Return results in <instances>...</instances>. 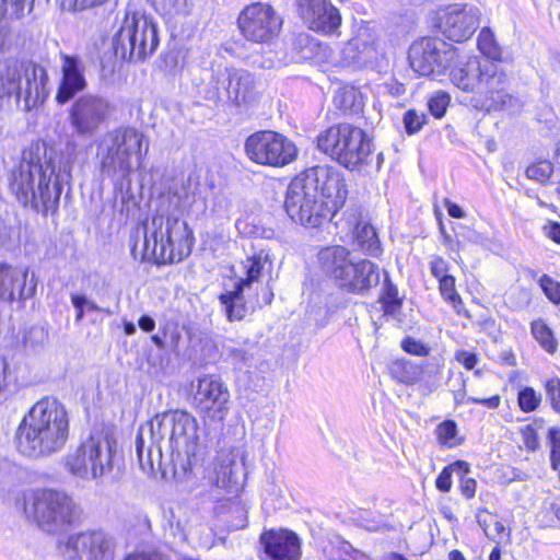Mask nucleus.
<instances>
[{
    "instance_id": "obj_4",
    "label": "nucleus",
    "mask_w": 560,
    "mask_h": 560,
    "mask_svg": "<svg viewBox=\"0 0 560 560\" xmlns=\"http://www.w3.org/2000/svg\"><path fill=\"white\" fill-rule=\"evenodd\" d=\"M447 70L453 85L474 94L470 100L474 108L514 113L521 107L516 97L504 92L505 74L494 62L457 51L455 61Z\"/></svg>"
},
{
    "instance_id": "obj_47",
    "label": "nucleus",
    "mask_w": 560,
    "mask_h": 560,
    "mask_svg": "<svg viewBox=\"0 0 560 560\" xmlns=\"http://www.w3.org/2000/svg\"><path fill=\"white\" fill-rule=\"evenodd\" d=\"M4 13L12 18H21L24 14L28 0H0Z\"/></svg>"
},
{
    "instance_id": "obj_54",
    "label": "nucleus",
    "mask_w": 560,
    "mask_h": 560,
    "mask_svg": "<svg viewBox=\"0 0 560 560\" xmlns=\"http://www.w3.org/2000/svg\"><path fill=\"white\" fill-rule=\"evenodd\" d=\"M476 480L470 477H463L460 480L459 489L463 495L470 499L476 493Z\"/></svg>"
},
{
    "instance_id": "obj_62",
    "label": "nucleus",
    "mask_w": 560,
    "mask_h": 560,
    "mask_svg": "<svg viewBox=\"0 0 560 560\" xmlns=\"http://www.w3.org/2000/svg\"><path fill=\"white\" fill-rule=\"evenodd\" d=\"M83 301H84L83 307H84L85 312L98 311L100 310L98 306L94 302L88 300L85 296H83Z\"/></svg>"
},
{
    "instance_id": "obj_13",
    "label": "nucleus",
    "mask_w": 560,
    "mask_h": 560,
    "mask_svg": "<svg viewBox=\"0 0 560 560\" xmlns=\"http://www.w3.org/2000/svg\"><path fill=\"white\" fill-rule=\"evenodd\" d=\"M244 148L252 162L264 166L282 167L298 155L294 142L272 130L254 132L246 139Z\"/></svg>"
},
{
    "instance_id": "obj_57",
    "label": "nucleus",
    "mask_w": 560,
    "mask_h": 560,
    "mask_svg": "<svg viewBox=\"0 0 560 560\" xmlns=\"http://www.w3.org/2000/svg\"><path fill=\"white\" fill-rule=\"evenodd\" d=\"M8 372H9V362L4 357H0V394L7 387Z\"/></svg>"
},
{
    "instance_id": "obj_26",
    "label": "nucleus",
    "mask_w": 560,
    "mask_h": 560,
    "mask_svg": "<svg viewBox=\"0 0 560 560\" xmlns=\"http://www.w3.org/2000/svg\"><path fill=\"white\" fill-rule=\"evenodd\" d=\"M260 542L271 560H299L301 556L300 539L290 530L265 532L260 536Z\"/></svg>"
},
{
    "instance_id": "obj_64",
    "label": "nucleus",
    "mask_w": 560,
    "mask_h": 560,
    "mask_svg": "<svg viewBox=\"0 0 560 560\" xmlns=\"http://www.w3.org/2000/svg\"><path fill=\"white\" fill-rule=\"evenodd\" d=\"M500 557H501V551L499 548H494L490 556H489V560H500Z\"/></svg>"
},
{
    "instance_id": "obj_27",
    "label": "nucleus",
    "mask_w": 560,
    "mask_h": 560,
    "mask_svg": "<svg viewBox=\"0 0 560 560\" xmlns=\"http://www.w3.org/2000/svg\"><path fill=\"white\" fill-rule=\"evenodd\" d=\"M228 98L237 106H247L257 98L256 81L252 73L233 67L225 69Z\"/></svg>"
},
{
    "instance_id": "obj_34",
    "label": "nucleus",
    "mask_w": 560,
    "mask_h": 560,
    "mask_svg": "<svg viewBox=\"0 0 560 560\" xmlns=\"http://www.w3.org/2000/svg\"><path fill=\"white\" fill-rule=\"evenodd\" d=\"M352 241L357 245H380L375 228L365 221H359L351 232Z\"/></svg>"
},
{
    "instance_id": "obj_38",
    "label": "nucleus",
    "mask_w": 560,
    "mask_h": 560,
    "mask_svg": "<svg viewBox=\"0 0 560 560\" xmlns=\"http://www.w3.org/2000/svg\"><path fill=\"white\" fill-rule=\"evenodd\" d=\"M450 102V94L444 91H439L430 96L428 107L435 118H442L446 113Z\"/></svg>"
},
{
    "instance_id": "obj_53",
    "label": "nucleus",
    "mask_w": 560,
    "mask_h": 560,
    "mask_svg": "<svg viewBox=\"0 0 560 560\" xmlns=\"http://www.w3.org/2000/svg\"><path fill=\"white\" fill-rule=\"evenodd\" d=\"M125 560H165L162 553L155 550L130 553Z\"/></svg>"
},
{
    "instance_id": "obj_33",
    "label": "nucleus",
    "mask_w": 560,
    "mask_h": 560,
    "mask_svg": "<svg viewBox=\"0 0 560 560\" xmlns=\"http://www.w3.org/2000/svg\"><path fill=\"white\" fill-rule=\"evenodd\" d=\"M236 228L242 235L249 238L272 240L275 236L272 229L255 223L254 219L237 220Z\"/></svg>"
},
{
    "instance_id": "obj_17",
    "label": "nucleus",
    "mask_w": 560,
    "mask_h": 560,
    "mask_svg": "<svg viewBox=\"0 0 560 560\" xmlns=\"http://www.w3.org/2000/svg\"><path fill=\"white\" fill-rule=\"evenodd\" d=\"M110 102L97 95H83L74 101L69 112V121L80 137H92L109 118Z\"/></svg>"
},
{
    "instance_id": "obj_31",
    "label": "nucleus",
    "mask_w": 560,
    "mask_h": 560,
    "mask_svg": "<svg viewBox=\"0 0 560 560\" xmlns=\"http://www.w3.org/2000/svg\"><path fill=\"white\" fill-rule=\"evenodd\" d=\"M532 335L539 346L548 353L553 354L558 349V342L552 330L542 319L534 320L530 325Z\"/></svg>"
},
{
    "instance_id": "obj_5",
    "label": "nucleus",
    "mask_w": 560,
    "mask_h": 560,
    "mask_svg": "<svg viewBox=\"0 0 560 560\" xmlns=\"http://www.w3.org/2000/svg\"><path fill=\"white\" fill-rule=\"evenodd\" d=\"M69 438V416L63 404L44 397L33 405L16 430L19 451L33 458L60 452Z\"/></svg>"
},
{
    "instance_id": "obj_49",
    "label": "nucleus",
    "mask_w": 560,
    "mask_h": 560,
    "mask_svg": "<svg viewBox=\"0 0 560 560\" xmlns=\"http://www.w3.org/2000/svg\"><path fill=\"white\" fill-rule=\"evenodd\" d=\"M386 312H395L400 306V300L398 298V290L394 285H388L383 298Z\"/></svg>"
},
{
    "instance_id": "obj_42",
    "label": "nucleus",
    "mask_w": 560,
    "mask_h": 560,
    "mask_svg": "<svg viewBox=\"0 0 560 560\" xmlns=\"http://www.w3.org/2000/svg\"><path fill=\"white\" fill-rule=\"evenodd\" d=\"M439 283L442 296L446 301H448L455 308H457V305L462 303V300L458 293L456 292L454 277H444L439 280Z\"/></svg>"
},
{
    "instance_id": "obj_52",
    "label": "nucleus",
    "mask_w": 560,
    "mask_h": 560,
    "mask_svg": "<svg viewBox=\"0 0 560 560\" xmlns=\"http://www.w3.org/2000/svg\"><path fill=\"white\" fill-rule=\"evenodd\" d=\"M161 5L165 13H182L186 8V0H161Z\"/></svg>"
},
{
    "instance_id": "obj_61",
    "label": "nucleus",
    "mask_w": 560,
    "mask_h": 560,
    "mask_svg": "<svg viewBox=\"0 0 560 560\" xmlns=\"http://www.w3.org/2000/svg\"><path fill=\"white\" fill-rule=\"evenodd\" d=\"M231 355L235 360H237L240 362H244V363L248 362L249 359H250V355L248 354V352H246L243 349H233V350H231Z\"/></svg>"
},
{
    "instance_id": "obj_15",
    "label": "nucleus",
    "mask_w": 560,
    "mask_h": 560,
    "mask_svg": "<svg viewBox=\"0 0 560 560\" xmlns=\"http://www.w3.org/2000/svg\"><path fill=\"white\" fill-rule=\"evenodd\" d=\"M238 27L247 40L268 44L280 34L282 19L271 5L257 2L241 12Z\"/></svg>"
},
{
    "instance_id": "obj_22",
    "label": "nucleus",
    "mask_w": 560,
    "mask_h": 560,
    "mask_svg": "<svg viewBox=\"0 0 560 560\" xmlns=\"http://www.w3.org/2000/svg\"><path fill=\"white\" fill-rule=\"evenodd\" d=\"M265 262L266 259L262 260L261 255L247 258L245 262L247 277L236 283L234 290L222 293L219 296L230 322L241 320L245 317L247 310L244 300V291L246 288H249L254 281L259 279Z\"/></svg>"
},
{
    "instance_id": "obj_25",
    "label": "nucleus",
    "mask_w": 560,
    "mask_h": 560,
    "mask_svg": "<svg viewBox=\"0 0 560 560\" xmlns=\"http://www.w3.org/2000/svg\"><path fill=\"white\" fill-rule=\"evenodd\" d=\"M85 88L84 67L80 58L62 55L61 80L58 85L56 102L63 105Z\"/></svg>"
},
{
    "instance_id": "obj_23",
    "label": "nucleus",
    "mask_w": 560,
    "mask_h": 560,
    "mask_svg": "<svg viewBox=\"0 0 560 560\" xmlns=\"http://www.w3.org/2000/svg\"><path fill=\"white\" fill-rule=\"evenodd\" d=\"M296 4L299 15L312 31L331 34L341 24L338 9L328 0H296Z\"/></svg>"
},
{
    "instance_id": "obj_43",
    "label": "nucleus",
    "mask_w": 560,
    "mask_h": 560,
    "mask_svg": "<svg viewBox=\"0 0 560 560\" xmlns=\"http://www.w3.org/2000/svg\"><path fill=\"white\" fill-rule=\"evenodd\" d=\"M402 122L408 135L417 133L425 124V115L415 109H409L404 114Z\"/></svg>"
},
{
    "instance_id": "obj_28",
    "label": "nucleus",
    "mask_w": 560,
    "mask_h": 560,
    "mask_svg": "<svg viewBox=\"0 0 560 560\" xmlns=\"http://www.w3.org/2000/svg\"><path fill=\"white\" fill-rule=\"evenodd\" d=\"M191 247H131L135 259L156 266L180 262Z\"/></svg>"
},
{
    "instance_id": "obj_14",
    "label": "nucleus",
    "mask_w": 560,
    "mask_h": 560,
    "mask_svg": "<svg viewBox=\"0 0 560 560\" xmlns=\"http://www.w3.org/2000/svg\"><path fill=\"white\" fill-rule=\"evenodd\" d=\"M457 49L441 38L425 37L413 43L409 49V62L422 77H440L455 61Z\"/></svg>"
},
{
    "instance_id": "obj_51",
    "label": "nucleus",
    "mask_w": 560,
    "mask_h": 560,
    "mask_svg": "<svg viewBox=\"0 0 560 560\" xmlns=\"http://www.w3.org/2000/svg\"><path fill=\"white\" fill-rule=\"evenodd\" d=\"M431 272L439 280L444 277H450V275L446 273L447 272V264L441 257H434L431 260Z\"/></svg>"
},
{
    "instance_id": "obj_41",
    "label": "nucleus",
    "mask_w": 560,
    "mask_h": 560,
    "mask_svg": "<svg viewBox=\"0 0 560 560\" xmlns=\"http://www.w3.org/2000/svg\"><path fill=\"white\" fill-rule=\"evenodd\" d=\"M455 467L463 468L465 472L468 471V465L465 462H456L453 465L445 467L435 480L436 488L442 492H448L452 488V471Z\"/></svg>"
},
{
    "instance_id": "obj_16",
    "label": "nucleus",
    "mask_w": 560,
    "mask_h": 560,
    "mask_svg": "<svg viewBox=\"0 0 560 560\" xmlns=\"http://www.w3.org/2000/svg\"><path fill=\"white\" fill-rule=\"evenodd\" d=\"M59 548L66 560H114L115 557L113 539L102 530L70 535Z\"/></svg>"
},
{
    "instance_id": "obj_56",
    "label": "nucleus",
    "mask_w": 560,
    "mask_h": 560,
    "mask_svg": "<svg viewBox=\"0 0 560 560\" xmlns=\"http://www.w3.org/2000/svg\"><path fill=\"white\" fill-rule=\"evenodd\" d=\"M469 401H472L475 404H481L487 406L490 409H495L499 407L501 402V398L499 395L491 396L489 398H477V397H469Z\"/></svg>"
},
{
    "instance_id": "obj_30",
    "label": "nucleus",
    "mask_w": 560,
    "mask_h": 560,
    "mask_svg": "<svg viewBox=\"0 0 560 560\" xmlns=\"http://www.w3.org/2000/svg\"><path fill=\"white\" fill-rule=\"evenodd\" d=\"M334 104L343 112H359L362 108V98L355 88L345 85L336 91Z\"/></svg>"
},
{
    "instance_id": "obj_12",
    "label": "nucleus",
    "mask_w": 560,
    "mask_h": 560,
    "mask_svg": "<svg viewBox=\"0 0 560 560\" xmlns=\"http://www.w3.org/2000/svg\"><path fill=\"white\" fill-rule=\"evenodd\" d=\"M156 23L142 12L127 11L114 38L115 54L128 61H142L159 46Z\"/></svg>"
},
{
    "instance_id": "obj_2",
    "label": "nucleus",
    "mask_w": 560,
    "mask_h": 560,
    "mask_svg": "<svg viewBox=\"0 0 560 560\" xmlns=\"http://www.w3.org/2000/svg\"><path fill=\"white\" fill-rule=\"evenodd\" d=\"M70 173L61 166L54 154L47 153L44 142H33L23 152L19 163L11 170L9 187L25 207L47 214L54 211L60 199L62 183Z\"/></svg>"
},
{
    "instance_id": "obj_3",
    "label": "nucleus",
    "mask_w": 560,
    "mask_h": 560,
    "mask_svg": "<svg viewBox=\"0 0 560 560\" xmlns=\"http://www.w3.org/2000/svg\"><path fill=\"white\" fill-rule=\"evenodd\" d=\"M197 419L185 410H172L156 415L141 425L137 435L136 451L144 472H153L161 465L163 450L175 459H187L191 465L200 452Z\"/></svg>"
},
{
    "instance_id": "obj_6",
    "label": "nucleus",
    "mask_w": 560,
    "mask_h": 560,
    "mask_svg": "<svg viewBox=\"0 0 560 560\" xmlns=\"http://www.w3.org/2000/svg\"><path fill=\"white\" fill-rule=\"evenodd\" d=\"M317 147L325 154L351 171L377 172L383 164V154L374 156L371 141L365 132L349 124L332 126L317 138Z\"/></svg>"
},
{
    "instance_id": "obj_39",
    "label": "nucleus",
    "mask_w": 560,
    "mask_h": 560,
    "mask_svg": "<svg viewBox=\"0 0 560 560\" xmlns=\"http://www.w3.org/2000/svg\"><path fill=\"white\" fill-rule=\"evenodd\" d=\"M26 231L20 225L16 226H0V244H16L26 243Z\"/></svg>"
},
{
    "instance_id": "obj_46",
    "label": "nucleus",
    "mask_w": 560,
    "mask_h": 560,
    "mask_svg": "<svg viewBox=\"0 0 560 560\" xmlns=\"http://www.w3.org/2000/svg\"><path fill=\"white\" fill-rule=\"evenodd\" d=\"M60 7L67 11L85 10L105 3L107 0H58Z\"/></svg>"
},
{
    "instance_id": "obj_21",
    "label": "nucleus",
    "mask_w": 560,
    "mask_h": 560,
    "mask_svg": "<svg viewBox=\"0 0 560 560\" xmlns=\"http://www.w3.org/2000/svg\"><path fill=\"white\" fill-rule=\"evenodd\" d=\"M195 399L206 419L222 422L229 413L230 392L220 380H199Z\"/></svg>"
},
{
    "instance_id": "obj_37",
    "label": "nucleus",
    "mask_w": 560,
    "mask_h": 560,
    "mask_svg": "<svg viewBox=\"0 0 560 560\" xmlns=\"http://www.w3.org/2000/svg\"><path fill=\"white\" fill-rule=\"evenodd\" d=\"M541 400V394L537 393L533 387H524L517 395V405L523 412L535 411Z\"/></svg>"
},
{
    "instance_id": "obj_60",
    "label": "nucleus",
    "mask_w": 560,
    "mask_h": 560,
    "mask_svg": "<svg viewBox=\"0 0 560 560\" xmlns=\"http://www.w3.org/2000/svg\"><path fill=\"white\" fill-rule=\"evenodd\" d=\"M446 208H447V212L448 214L452 217V218H456V219H460L464 217V211L463 209L456 205V203H453L451 201H447L446 202Z\"/></svg>"
},
{
    "instance_id": "obj_7",
    "label": "nucleus",
    "mask_w": 560,
    "mask_h": 560,
    "mask_svg": "<svg viewBox=\"0 0 560 560\" xmlns=\"http://www.w3.org/2000/svg\"><path fill=\"white\" fill-rule=\"evenodd\" d=\"M144 136L135 128H117L104 136L100 145L102 172L107 176L128 179L133 168L140 167L148 153Z\"/></svg>"
},
{
    "instance_id": "obj_32",
    "label": "nucleus",
    "mask_w": 560,
    "mask_h": 560,
    "mask_svg": "<svg viewBox=\"0 0 560 560\" xmlns=\"http://www.w3.org/2000/svg\"><path fill=\"white\" fill-rule=\"evenodd\" d=\"M478 49L489 61L493 62L501 59V48L497 44L492 31L488 27L481 28L478 35Z\"/></svg>"
},
{
    "instance_id": "obj_58",
    "label": "nucleus",
    "mask_w": 560,
    "mask_h": 560,
    "mask_svg": "<svg viewBox=\"0 0 560 560\" xmlns=\"http://www.w3.org/2000/svg\"><path fill=\"white\" fill-rule=\"evenodd\" d=\"M83 303H84L83 295H73L72 296V304L78 311L77 316H75L77 322H80L85 313Z\"/></svg>"
},
{
    "instance_id": "obj_40",
    "label": "nucleus",
    "mask_w": 560,
    "mask_h": 560,
    "mask_svg": "<svg viewBox=\"0 0 560 560\" xmlns=\"http://www.w3.org/2000/svg\"><path fill=\"white\" fill-rule=\"evenodd\" d=\"M553 172V166L549 161H540L526 168V176L529 179L537 180L539 183H546L549 180Z\"/></svg>"
},
{
    "instance_id": "obj_59",
    "label": "nucleus",
    "mask_w": 560,
    "mask_h": 560,
    "mask_svg": "<svg viewBox=\"0 0 560 560\" xmlns=\"http://www.w3.org/2000/svg\"><path fill=\"white\" fill-rule=\"evenodd\" d=\"M138 324L139 327L147 332H150L155 328L154 319L147 315L141 316Z\"/></svg>"
},
{
    "instance_id": "obj_50",
    "label": "nucleus",
    "mask_w": 560,
    "mask_h": 560,
    "mask_svg": "<svg viewBox=\"0 0 560 560\" xmlns=\"http://www.w3.org/2000/svg\"><path fill=\"white\" fill-rule=\"evenodd\" d=\"M455 359L467 370H472L477 364V355L466 350L456 351Z\"/></svg>"
},
{
    "instance_id": "obj_11",
    "label": "nucleus",
    "mask_w": 560,
    "mask_h": 560,
    "mask_svg": "<svg viewBox=\"0 0 560 560\" xmlns=\"http://www.w3.org/2000/svg\"><path fill=\"white\" fill-rule=\"evenodd\" d=\"M117 441L108 433H92L79 447L67 456L69 471L82 479H98L114 468Z\"/></svg>"
},
{
    "instance_id": "obj_24",
    "label": "nucleus",
    "mask_w": 560,
    "mask_h": 560,
    "mask_svg": "<svg viewBox=\"0 0 560 560\" xmlns=\"http://www.w3.org/2000/svg\"><path fill=\"white\" fill-rule=\"evenodd\" d=\"M28 268L0 262V301L13 302L31 298L36 290L34 277L27 282Z\"/></svg>"
},
{
    "instance_id": "obj_35",
    "label": "nucleus",
    "mask_w": 560,
    "mask_h": 560,
    "mask_svg": "<svg viewBox=\"0 0 560 560\" xmlns=\"http://www.w3.org/2000/svg\"><path fill=\"white\" fill-rule=\"evenodd\" d=\"M435 433L438 441L443 446L452 448L462 443V440L458 438L457 425L452 420L440 423L436 427Z\"/></svg>"
},
{
    "instance_id": "obj_20",
    "label": "nucleus",
    "mask_w": 560,
    "mask_h": 560,
    "mask_svg": "<svg viewBox=\"0 0 560 560\" xmlns=\"http://www.w3.org/2000/svg\"><path fill=\"white\" fill-rule=\"evenodd\" d=\"M377 34L369 24H361L354 36L340 49V58L334 62L340 66H365L378 56Z\"/></svg>"
},
{
    "instance_id": "obj_36",
    "label": "nucleus",
    "mask_w": 560,
    "mask_h": 560,
    "mask_svg": "<svg viewBox=\"0 0 560 560\" xmlns=\"http://www.w3.org/2000/svg\"><path fill=\"white\" fill-rule=\"evenodd\" d=\"M544 419H535L521 428L522 441L527 450L536 451L539 447L538 432L544 429Z\"/></svg>"
},
{
    "instance_id": "obj_10",
    "label": "nucleus",
    "mask_w": 560,
    "mask_h": 560,
    "mask_svg": "<svg viewBox=\"0 0 560 560\" xmlns=\"http://www.w3.org/2000/svg\"><path fill=\"white\" fill-rule=\"evenodd\" d=\"M47 83V71L40 66L22 65L16 60L0 61V96L23 98L28 110L46 101L49 94Z\"/></svg>"
},
{
    "instance_id": "obj_8",
    "label": "nucleus",
    "mask_w": 560,
    "mask_h": 560,
    "mask_svg": "<svg viewBox=\"0 0 560 560\" xmlns=\"http://www.w3.org/2000/svg\"><path fill=\"white\" fill-rule=\"evenodd\" d=\"M318 258L323 268L349 292L360 293L380 282L378 267L358 258L348 247H323Z\"/></svg>"
},
{
    "instance_id": "obj_9",
    "label": "nucleus",
    "mask_w": 560,
    "mask_h": 560,
    "mask_svg": "<svg viewBox=\"0 0 560 560\" xmlns=\"http://www.w3.org/2000/svg\"><path fill=\"white\" fill-rule=\"evenodd\" d=\"M23 512L40 529L56 533L70 525L78 514L73 500L51 489L28 490L23 495Z\"/></svg>"
},
{
    "instance_id": "obj_19",
    "label": "nucleus",
    "mask_w": 560,
    "mask_h": 560,
    "mask_svg": "<svg viewBox=\"0 0 560 560\" xmlns=\"http://www.w3.org/2000/svg\"><path fill=\"white\" fill-rule=\"evenodd\" d=\"M244 476V455L236 447L222 448L209 475L211 482L229 493H236L242 487Z\"/></svg>"
},
{
    "instance_id": "obj_18",
    "label": "nucleus",
    "mask_w": 560,
    "mask_h": 560,
    "mask_svg": "<svg viewBox=\"0 0 560 560\" xmlns=\"http://www.w3.org/2000/svg\"><path fill=\"white\" fill-rule=\"evenodd\" d=\"M480 10L468 3L447 5L439 16L441 32L451 40L468 39L480 24Z\"/></svg>"
},
{
    "instance_id": "obj_29",
    "label": "nucleus",
    "mask_w": 560,
    "mask_h": 560,
    "mask_svg": "<svg viewBox=\"0 0 560 560\" xmlns=\"http://www.w3.org/2000/svg\"><path fill=\"white\" fill-rule=\"evenodd\" d=\"M476 517L485 535L491 540H494L498 544H500L502 540L508 539L510 537V533L505 532V527L499 521L498 515L487 510H480L477 512Z\"/></svg>"
},
{
    "instance_id": "obj_45",
    "label": "nucleus",
    "mask_w": 560,
    "mask_h": 560,
    "mask_svg": "<svg viewBox=\"0 0 560 560\" xmlns=\"http://www.w3.org/2000/svg\"><path fill=\"white\" fill-rule=\"evenodd\" d=\"M540 287H541L542 291L545 292V294L547 295V298L551 302H553L556 304L560 303V283L559 282L553 281L550 277L545 275L540 278Z\"/></svg>"
},
{
    "instance_id": "obj_55",
    "label": "nucleus",
    "mask_w": 560,
    "mask_h": 560,
    "mask_svg": "<svg viewBox=\"0 0 560 560\" xmlns=\"http://www.w3.org/2000/svg\"><path fill=\"white\" fill-rule=\"evenodd\" d=\"M544 233L548 238L557 244H560V224L557 222H549L544 226Z\"/></svg>"
},
{
    "instance_id": "obj_63",
    "label": "nucleus",
    "mask_w": 560,
    "mask_h": 560,
    "mask_svg": "<svg viewBox=\"0 0 560 560\" xmlns=\"http://www.w3.org/2000/svg\"><path fill=\"white\" fill-rule=\"evenodd\" d=\"M448 560H466V559L459 550H452L448 553Z\"/></svg>"
},
{
    "instance_id": "obj_44",
    "label": "nucleus",
    "mask_w": 560,
    "mask_h": 560,
    "mask_svg": "<svg viewBox=\"0 0 560 560\" xmlns=\"http://www.w3.org/2000/svg\"><path fill=\"white\" fill-rule=\"evenodd\" d=\"M544 386L552 409L560 413V378H549L545 382Z\"/></svg>"
},
{
    "instance_id": "obj_48",
    "label": "nucleus",
    "mask_w": 560,
    "mask_h": 560,
    "mask_svg": "<svg viewBox=\"0 0 560 560\" xmlns=\"http://www.w3.org/2000/svg\"><path fill=\"white\" fill-rule=\"evenodd\" d=\"M402 349L413 355L425 357L430 353V348L423 342L413 338H407L401 342Z\"/></svg>"
},
{
    "instance_id": "obj_1",
    "label": "nucleus",
    "mask_w": 560,
    "mask_h": 560,
    "mask_svg": "<svg viewBox=\"0 0 560 560\" xmlns=\"http://www.w3.org/2000/svg\"><path fill=\"white\" fill-rule=\"evenodd\" d=\"M347 195L342 174L331 166L317 165L290 182L284 208L293 221L306 228H317L336 214Z\"/></svg>"
}]
</instances>
